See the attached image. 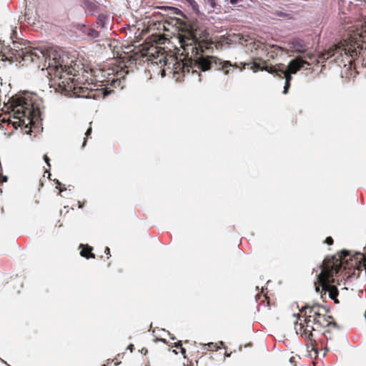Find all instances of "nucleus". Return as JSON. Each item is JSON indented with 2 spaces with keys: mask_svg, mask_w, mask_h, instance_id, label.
<instances>
[{
  "mask_svg": "<svg viewBox=\"0 0 366 366\" xmlns=\"http://www.w3.org/2000/svg\"><path fill=\"white\" fill-rule=\"evenodd\" d=\"M209 35L206 30L194 29L192 26L183 31L179 35V42L187 59L177 63L174 74L181 71L185 76L191 72L192 75L197 74L200 81V73L198 70L206 71L214 69L228 75L234 69L239 68L242 70L246 66L249 65V64L241 63L242 66H240L237 63L232 64L229 61H224L214 56L204 55V53L211 49L213 44Z\"/></svg>",
  "mask_w": 366,
  "mask_h": 366,
  "instance_id": "nucleus-1",
  "label": "nucleus"
},
{
  "mask_svg": "<svg viewBox=\"0 0 366 366\" xmlns=\"http://www.w3.org/2000/svg\"><path fill=\"white\" fill-rule=\"evenodd\" d=\"M365 257L361 253L352 255L350 252L342 250L336 254L325 258L321 265V272L318 275V282L322 290L327 292L329 297L335 304L339 303V291L335 285L334 277L340 272L344 273L343 277H358L362 267L365 266L362 261Z\"/></svg>",
  "mask_w": 366,
  "mask_h": 366,
  "instance_id": "nucleus-2",
  "label": "nucleus"
},
{
  "mask_svg": "<svg viewBox=\"0 0 366 366\" xmlns=\"http://www.w3.org/2000/svg\"><path fill=\"white\" fill-rule=\"evenodd\" d=\"M64 61L57 57L56 54H54L51 57L50 55L48 60V66L46 68L48 74L51 79L54 81L59 87H61L66 92H72L74 95L77 97H84L89 99L104 98L107 94L102 89H94L86 86H78L71 77L66 76L75 75L73 74L74 69L71 66L64 64Z\"/></svg>",
  "mask_w": 366,
  "mask_h": 366,
  "instance_id": "nucleus-3",
  "label": "nucleus"
},
{
  "mask_svg": "<svg viewBox=\"0 0 366 366\" xmlns=\"http://www.w3.org/2000/svg\"><path fill=\"white\" fill-rule=\"evenodd\" d=\"M4 107L9 112H12L14 120L5 119L13 124L15 129L24 126L29 128L39 121L41 117V111L39 104L36 102V97L29 94H23L12 97ZM11 118V116H9Z\"/></svg>",
  "mask_w": 366,
  "mask_h": 366,
  "instance_id": "nucleus-4",
  "label": "nucleus"
},
{
  "mask_svg": "<svg viewBox=\"0 0 366 366\" xmlns=\"http://www.w3.org/2000/svg\"><path fill=\"white\" fill-rule=\"evenodd\" d=\"M363 49H366V21L347 40H344L330 48L327 53L321 55V57H325V55L327 54V58L335 57V61H337L343 54L347 57L355 58Z\"/></svg>",
  "mask_w": 366,
  "mask_h": 366,
  "instance_id": "nucleus-5",
  "label": "nucleus"
},
{
  "mask_svg": "<svg viewBox=\"0 0 366 366\" xmlns=\"http://www.w3.org/2000/svg\"><path fill=\"white\" fill-rule=\"evenodd\" d=\"M305 307L309 316L312 318V321L316 325V330L322 331V328L326 327L335 329L338 327L334 318L328 314V311L325 307L318 304L306 305Z\"/></svg>",
  "mask_w": 366,
  "mask_h": 366,
  "instance_id": "nucleus-6",
  "label": "nucleus"
},
{
  "mask_svg": "<svg viewBox=\"0 0 366 366\" xmlns=\"http://www.w3.org/2000/svg\"><path fill=\"white\" fill-rule=\"evenodd\" d=\"M297 320L300 322L295 323V330L297 334L300 335L302 337H317V335L321 332L320 330H316V325L312 321V318L309 316L305 306L300 310V315H298Z\"/></svg>",
  "mask_w": 366,
  "mask_h": 366,
  "instance_id": "nucleus-7",
  "label": "nucleus"
},
{
  "mask_svg": "<svg viewBox=\"0 0 366 366\" xmlns=\"http://www.w3.org/2000/svg\"><path fill=\"white\" fill-rule=\"evenodd\" d=\"M327 51L328 50L320 54L317 58H316V56L314 54H307L306 55V57L308 58L311 61V62L303 60L301 57L295 58L290 61L287 67L285 68V69L290 71V73L296 74L298 71L303 68L305 65H317L320 63V60H326L329 59L327 58V54H325V57H321V55L324 54L325 53H327Z\"/></svg>",
  "mask_w": 366,
  "mask_h": 366,
  "instance_id": "nucleus-8",
  "label": "nucleus"
},
{
  "mask_svg": "<svg viewBox=\"0 0 366 366\" xmlns=\"http://www.w3.org/2000/svg\"><path fill=\"white\" fill-rule=\"evenodd\" d=\"M19 56L26 63L39 64L41 61L46 59L47 51L38 48L26 49L25 51H21Z\"/></svg>",
  "mask_w": 366,
  "mask_h": 366,
  "instance_id": "nucleus-9",
  "label": "nucleus"
},
{
  "mask_svg": "<svg viewBox=\"0 0 366 366\" xmlns=\"http://www.w3.org/2000/svg\"><path fill=\"white\" fill-rule=\"evenodd\" d=\"M267 69V71L269 74H274L275 76H278L280 79H285V82L290 83L292 77V74L290 71H287L285 68L284 64H279L274 65V67H269L268 69L264 68Z\"/></svg>",
  "mask_w": 366,
  "mask_h": 366,
  "instance_id": "nucleus-10",
  "label": "nucleus"
},
{
  "mask_svg": "<svg viewBox=\"0 0 366 366\" xmlns=\"http://www.w3.org/2000/svg\"><path fill=\"white\" fill-rule=\"evenodd\" d=\"M262 50L266 52V56L268 59H274L277 56L279 52L282 51V49L277 45L264 44Z\"/></svg>",
  "mask_w": 366,
  "mask_h": 366,
  "instance_id": "nucleus-11",
  "label": "nucleus"
},
{
  "mask_svg": "<svg viewBox=\"0 0 366 366\" xmlns=\"http://www.w3.org/2000/svg\"><path fill=\"white\" fill-rule=\"evenodd\" d=\"M289 49L294 53H302L305 50V44L300 39H293L289 43Z\"/></svg>",
  "mask_w": 366,
  "mask_h": 366,
  "instance_id": "nucleus-12",
  "label": "nucleus"
},
{
  "mask_svg": "<svg viewBox=\"0 0 366 366\" xmlns=\"http://www.w3.org/2000/svg\"><path fill=\"white\" fill-rule=\"evenodd\" d=\"M79 249H81L80 251V255L86 259H94L95 254L92 252L93 247L92 246H89V244H80Z\"/></svg>",
  "mask_w": 366,
  "mask_h": 366,
  "instance_id": "nucleus-13",
  "label": "nucleus"
},
{
  "mask_svg": "<svg viewBox=\"0 0 366 366\" xmlns=\"http://www.w3.org/2000/svg\"><path fill=\"white\" fill-rule=\"evenodd\" d=\"M269 67H274V66L268 65L267 61L264 60H262L261 59H257L253 61L251 69L254 72L257 71L258 70L267 71V69H264V68L268 69Z\"/></svg>",
  "mask_w": 366,
  "mask_h": 366,
  "instance_id": "nucleus-14",
  "label": "nucleus"
},
{
  "mask_svg": "<svg viewBox=\"0 0 366 366\" xmlns=\"http://www.w3.org/2000/svg\"><path fill=\"white\" fill-rule=\"evenodd\" d=\"M121 73L122 71H119L118 69H109L107 72V80H102V81H106L107 83L111 82L112 84H114L115 81L118 80L119 78H121Z\"/></svg>",
  "mask_w": 366,
  "mask_h": 366,
  "instance_id": "nucleus-15",
  "label": "nucleus"
},
{
  "mask_svg": "<svg viewBox=\"0 0 366 366\" xmlns=\"http://www.w3.org/2000/svg\"><path fill=\"white\" fill-rule=\"evenodd\" d=\"M84 8L87 10L91 15H94L97 12L98 5L94 0H83Z\"/></svg>",
  "mask_w": 366,
  "mask_h": 366,
  "instance_id": "nucleus-16",
  "label": "nucleus"
},
{
  "mask_svg": "<svg viewBox=\"0 0 366 366\" xmlns=\"http://www.w3.org/2000/svg\"><path fill=\"white\" fill-rule=\"evenodd\" d=\"M308 342L307 343V350L310 352L314 351L315 354L317 353V343L316 337L305 338Z\"/></svg>",
  "mask_w": 366,
  "mask_h": 366,
  "instance_id": "nucleus-17",
  "label": "nucleus"
},
{
  "mask_svg": "<svg viewBox=\"0 0 366 366\" xmlns=\"http://www.w3.org/2000/svg\"><path fill=\"white\" fill-rule=\"evenodd\" d=\"M170 26H172V24L168 21H159L157 29L169 31L170 30Z\"/></svg>",
  "mask_w": 366,
  "mask_h": 366,
  "instance_id": "nucleus-18",
  "label": "nucleus"
},
{
  "mask_svg": "<svg viewBox=\"0 0 366 366\" xmlns=\"http://www.w3.org/2000/svg\"><path fill=\"white\" fill-rule=\"evenodd\" d=\"M107 19V16L104 14H100L98 15L97 16V24L103 28L104 27V25H105V22Z\"/></svg>",
  "mask_w": 366,
  "mask_h": 366,
  "instance_id": "nucleus-19",
  "label": "nucleus"
},
{
  "mask_svg": "<svg viewBox=\"0 0 366 366\" xmlns=\"http://www.w3.org/2000/svg\"><path fill=\"white\" fill-rule=\"evenodd\" d=\"M87 34L92 38H97L99 36V32L94 29H89Z\"/></svg>",
  "mask_w": 366,
  "mask_h": 366,
  "instance_id": "nucleus-20",
  "label": "nucleus"
},
{
  "mask_svg": "<svg viewBox=\"0 0 366 366\" xmlns=\"http://www.w3.org/2000/svg\"><path fill=\"white\" fill-rule=\"evenodd\" d=\"M194 11H199V5L194 0H186Z\"/></svg>",
  "mask_w": 366,
  "mask_h": 366,
  "instance_id": "nucleus-21",
  "label": "nucleus"
},
{
  "mask_svg": "<svg viewBox=\"0 0 366 366\" xmlns=\"http://www.w3.org/2000/svg\"><path fill=\"white\" fill-rule=\"evenodd\" d=\"M209 6L214 9L217 6V0H206Z\"/></svg>",
  "mask_w": 366,
  "mask_h": 366,
  "instance_id": "nucleus-22",
  "label": "nucleus"
},
{
  "mask_svg": "<svg viewBox=\"0 0 366 366\" xmlns=\"http://www.w3.org/2000/svg\"><path fill=\"white\" fill-rule=\"evenodd\" d=\"M325 243H326L328 245H332L334 243V240L332 237H327L325 240Z\"/></svg>",
  "mask_w": 366,
  "mask_h": 366,
  "instance_id": "nucleus-23",
  "label": "nucleus"
},
{
  "mask_svg": "<svg viewBox=\"0 0 366 366\" xmlns=\"http://www.w3.org/2000/svg\"><path fill=\"white\" fill-rule=\"evenodd\" d=\"M208 347L211 350H217L219 347L217 346V344L210 342L208 344Z\"/></svg>",
  "mask_w": 366,
  "mask_h": 366,
  "instance_id": "nucleus-24",
  "label": "nucleus"
},
{
  "mask_svg": "<svg viewBox=\"0 0 366 366\" xmlns=\"http://www.w3.org/2000/svg\"><path fill=\"white\" fill-rule=\"evenodd\" d=\"M290 87V83L289 82H285V86H284V90H283V93L285 94L288 92V90Z\"/></svg>",
  "mask_w": 366,
  "mask_h": 366,
  "instance_id": "nucleus-25",
  "label": "nucleus"
},
{
  "mask_svg": "<svg viewBox=\"0 0 366 366\" xmlns=\"http://www.w3.org/2000/svg\"><path fill=\"white\" fill-rule=\"evenodd\" d=\"M104 253L107 255V259H109L111 257V253H110V249L108 247H106L104 249Z\"/></svg>",
  "mask_w": 366,
  "mask_h": 366,
  "instance_id": "nucleus-26",
  "label": "nucleus"
},
{
  "mask_svg": "<svg viewBox=\"0 0 366 366\" xmlns=\"http://www.w3.org/2000/svg\"><path fill=\"white\" fill-rule=\"evenodd\" d=\"M323 335L327 339H332V337L330 336V331L329 330H325L323 332Z\"/></svg>",
  "mask_w": 366,
  "mask_h": 366,
  "instance_id": "nucleus-27",
  "label": "nucleus"
},
{
  "mask_svg": "<svg viewBox=\"0 0 366 366\" xmlns=\"http://www.w3.org/2000/svg\"><path fill=\"white\" fill-rule=\"evenodd\" d=\"M44 160L45 161V162L46 163L48 167H51V164L49 163L50 159L46 154L44 155Z\"/></svg>",
  "mask_w": 366,
  "mask_h": 366,
  "instance_id": "nucleus-28",
  "label": "nucleus"
},
{
  "mask_svg": "<svg viewBox=\"0 0 366 366\" xmlns=\"http://www.w3.org/2000/svg\"><path fill=\"white\" fill-rule=\"evenodd\" d=\"M56 184H57L58 186H59V187H60V188H59V191H60V192H63V191L66 190V188L64 187H64H61V182H59L58 180L56 181Z\"/></svg>",
  "mask_w": 366,
  "mask_h": 366,
  "instance_id": "nucleus-29",
  "label": "nucleus"
},
{
  "mask_svg": "<svg viewBox=\"0 0 366 366\" xmlns=\"http://www.w3.org/2000/svg\"><path fill=\"white\" fill-rule=\"evenodd\" d=\"M182 346V341H178L174 344L175 347H181Z\"/></svg>",
  "mask_w": 366,
  "mask_h": 366,
  "instance_id": "nucleus-30",
  "label": "nucleus"
},
{
  "mask_svg": "<svg viewBox=\"0 0 366 366\" xmlns=\"http://www.w3.org/2000/svg\"><path fill=\"white\" fill-rule=\"evenodd\" d=\"M92 131V127H90L86 130V133H85V135L86 136V137H88L91 134Z\"/></svg>",
  "mask_w": 366,
  "mask_h": 366,
  "instance_id": "nucleus-31",
  "label": "nucleus"
},
{
  "mask_svg": "<svg viewBox=\"0 0 366 366\" xmlns=\"http://www.w3.org/2000/svg\"><path fill=\"white\" fill-rule=\"evenodd\" d=\"M180 349H181V353L185 358L186 357V350L184 347H182V346L180 347Z\"/></svg>",
  "mask_w": 366,
  "mask_h": 366,
  "instance_id": "nucleus-32",
  "label": "nucleus"
},
{
  "mask_svg": "<svg viewBox=\"0 0 366 366\" xmlns=\"http://www.w3.org/2000/svg\"><path fill=\"white\" fill-rule=\"evenodd\" d=\"M1 178H2V181H1L2 182H5L7 181V177H2Z\"/></svg>",
  "mask_w": 366,
  "mask_h": 366,
  "instance_id": "nucleus-33",
  "label": "nucleus"
},
{
  "mask_svg": "<svg viewBox=\"0 0 366 366\" xmlns=\"http://www.w3.org/2000/svg\"><path fill=\"white\" fill-rule=\"evenodd\" d=\"M0 122H5V118H1V115H0Z\"/></svg>",
  "mask_w": 366,
  "mask_h": 366,
  "instance_id": "nucleus-34",
  "label": "nucleus"
},
{
  "mask_svg": "<svg viewBox=\"0 0 366 366\" xmlns=\"http://www.w3.org/2000/svg\"><path fill=\"white\" fill-rule=\"evenodd\" d=\"M278 16H285L286 15L285 14H283L282 12H280V14H278Z\"/></svg>",
  "mask_w": 366,
  "mask_h": 366,
  "instance_id": "nucleus-35",
  "label": "nucleus"
},
{
  "mask_svg": "<svg viewBox=\"0 0 366 366\" xmlns=\"http://www.w3.org/2000/svg\"><path fill=\"white\" fill-rule=\"evenodd\" d=\"M162 39H163V40H164V39H166V38L162 37ZM159 43H160V44H162V38H160V39H159Z\"/></svg>",
  "mask_w": 366,
  "mask_h": 366,
  "instance_id": "nucleus-36",
  "label": "nucleus"
},
{
  "mask_svg": "<svg viewBox=\"0 0 366 366\" xmlns=\"http://www.w3.org/2000/svg\"><path fill=\"white\" fill-rule=\"evenodd\" d=\"M132 347H133V345H130L129 346V348L131 350H132Z\"/></svg>",
  "mask_w": 366,
  "mask_h": 366,
  "instance_id": "nucleus-37",
  "label": "nucleus"
},
{
  "mask_svg": "<svg viewBox=\"0 0 366 366\" xmlns=\"http://www.w3.org/2000/svg\"><path fill=\"white\" fill-rule=\"evenodd\" d=\"M161 341H162L163 342H166V340L164 339H161Z\"/></svg>",
  "mask_w": 366,
  "mask_h": 366,
  "instance_id": "nucleus-38",
  "label": "nucleus"
},
{
  "mask_svg": "<svg viewBox=\"0 0 366 366\" xmlns=\"http://www.w3.org/2000/svg\"><path fill=\"white\" fill-rule=\"evenodd\" d=\"M102 366H107L106 365H103Z\"/></svg>",
  "mask_w": 366,
  "mask_h": 366,
  "instance_id": "nucleus-39",
  "label": "nucleus"
}]
</instances>
